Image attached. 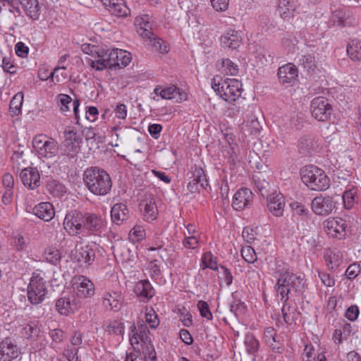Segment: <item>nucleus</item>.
<instances>
[{
  "instance_id": "8",
  "label": "nucleus",
  "mask_w": 361,
  "mask_h": 361,
  "mask_svg": "<svg viewBox=\"0 0 361 361\" xmlns=\"http://www.w3.org/2000/svg\"><path fill=\"white\" fill-rule=\"evenodd\" d=\"M310 112L315 120L326 122L331 118L332 106L326 97H317L311 101Z\"/></svg>"
},
{
  "instance_id": "43",
  "label": "nucleus",
  "mask_w": 361,
  "mask_h": 361,
  "mask_svg": "<svg viewBox=\"0 0 361 361\" xmlns=\"http://www.w3.org/2000/svg\"><path fill=\"white\" fill-rule=\"evenodd\" d=\"M343 204L345 209H351L357 202V189L351 188L343 195Z\"/></svg>"
},
{
  "instance_id": "19",
  "label": "nucleus",
  "mask_w": 361,
  "mask_h": 361,
  "mask_svg": "<svg viewBox=\"0 0 361 361\" xmlns=\"http://www.w3.org/2000/svg\"><path fill=\"white\" fill-rule=\"evenodd\" d=\"M81 307V302L73 294L63 296L56 302V309L62 315H68L78 310Z\"/></svg>"
},
{
  "instance_id": "2",
  "label": "nucleus",
  "mask_w": 361,
  "mask_h": 361,
  "mask_svg": "<svg viewBox=\"0 0 361 361\" xmlns=\"http://www.w3.org/2000/svg\"><path fill=\"white\" fill-rule=\"evenodd\" d=\"M84 181L88 190L95 195H106L112 187L109 174L97 168L87 169L85 171Z\"/></svg>"
},
{
  "instance_id": "61",
  "label": "nucleus",
  "mask_w": 361,
  "mask_h": 361,
  "mask_svg": "<svg viewBox=\"0 0 361 361\" xmlns=\"http://www.w3.org/2000/svg\"><path fill=\"white\" fill-rule=\"evenodd\" d=\"M114 119L118 118L119 120L124 121L127 117L128 108L125 104H119L116 106L114 109Z\"/></svg>"
},
{
  "instance_id": "15",
  "label": "nucleus",
  "mask_w": 361,
  "mask_h": 361,
  "mask_svg": "<svg viewBox=\"0 0 361 361\" xmlns=\"http://www.w3.org/2000/svg\"><path fill=\"white\" fill-rule=\"evenodd\" d=\"M242 41L241 32L233 28H228L219 37L220 46L225 50H236Z\"/></svg>"
},
{
  "instance_id": "48",
  "label": "nucleus",
  "mask_w": 361,
  "mask_h": 361,
  "mask_svg": "<svg viewBox=\"0 0 361 361\" xmlns=\"http://www.w3.org/2000/svg\"><path fill=\"white\" fill-rule=\"evenodd\" d=\"M21 334L26 338H36L39 334V329L35 322H30L23 325Z\"/></svg>"
},
{
  "instance_id": "3",
  "label": "nucleus",
  "mask_w": 361,
  "mask_h": 361,
  "mask_svg": "<svg viewBox=\"0 0 361 361\" xmlns=\"http://www.w3.org/2000/svg\"><path fill=\"white\" fill-rule=\"evenodd\" d=\"M211 86L220 98L228 102H235L240 97L243 92L240 81L234 78L224 79L219 75L213 77Z\"/></svg>"
},
{
  "instance_id": "50",
  "label": "nucleus",
  "mask_w": 361,
  "mask_h": 361,
  "mask_svg": "<svg viewBox=\"0 0 361 361\" xmlns=\"http://www.w3.org/2000/svg\"><path fill=\"white\" fill-rule=\"evenodd\" d=\"M224 139L231 148L230 158L233 161L240 154V149L235 143V136L231 133H226L224 134Z\"/></svg>"
},
{
  "instance_id": "46",
  "label": "nucleus",
  "mask_w": 361,
  "mask_h": 361,
  "mask_svg": "<svg viewBox=\"0 0 361 361\" xmlns=\"http://www.w3.org/2000/svg\"><path fill=\"white\" fill-rule=\"evenodd\" d=\"M66 68L64 66H61L56 67L51 71L50 87L56 85L67 78L66 73L64 72Z\"/></svg>"
},
{
  "instance_id": "42",
  "label": "nucleus",
  "mask_w": 361,
  "mask_h": 361,
  "mask_svg": "<svg viewBox=\"0 0 361 361\" xmlns=\"http://www.w3.org/2000/svg\"><path fill=\"white\" fill-rule=\"evenodd\" d=\"M264 341L276 352H279L281 343L276 338V330L272 327H268L264 333Z\"/></svg>"
},
{
  "instance_id": "37",
  "label": "nucleus",
  "mask_w": 361,
  "mask_h": 361,
  "mask_svg": "<svg viewBox=\"0 0 361 361\" xmlns=\"http://www.w3.org/2000/svg\"><path fill=\"white\" fill-rule=\"evenodd\" d=\"M325 261L329 269H336L341 264L343 255L338 250H329L325 254Z\"/></svg>"
},
{
  "instance_id": "53",
  "label": "nucleus",
  "mask_w": 361,
  "mask_h": 361,
  "mask_svg": "<svg viewBox=\"0 0 361 361\" xmlns=\"http://www.w3.org/2000/svg\"><path fill=\"white\" fill-rule=\"evenodd\" d=\"M202 262L203 269L209 268L214 271L219 269L216 258L211 252H207L203 255Z\"/></svg>"
},
{
  "instance_id": "12",
  "label": "nucleus",
  "mask_w": 361,
  "mask_h": 361,
  "mask_svg": "<svg viewBox=\"0 0 361 361\" xmlns=\"http://www.w3.org/2000/svg\"><path fill=\"white\" fill-rule=\"evenodd\" d=\"M338 204L334 197L320 195L312 200L311 207L315 214L327 216L337 209Z\"/></svg>"
},
{
  "instance_id": "23",
  "label": "nucleus",
  "mask_w": 361,
  "mask_h": 361,
  "mask_svg": "<svg viewBox=\"0 0 361 361\" xmlns=\"http://www.w3.org/2000/svg\"><path fill=\"white\" fill-rule=\"evenodd\" d=\"M140 210L144 221L152 223L157 219L158 209L154 198L149 195L140 204Z\"/></svg>"
},
{
  "instance_id": "40",
  "label": "nucleus",
  "mask_w": 361,
  "mask_h": 361,
  "mask_svg": "<svg viewBox=\"0 0 361 361\" xmlns=\"http://www.w3.org/2000/svg\"><path fill=\"white\" fill-rule=\"evenodd\" d=\"M219 71L227 75H237L238 73V66L229 59H224L218 63Z\"/></svg>"
},
{
  "instance_id": "13",
  "label": "nucleus",
  "mask_w": 361,
  "mask_h": 361,
  "mask_svg": "<svg viewBox=\"0 0 361 361\" xmlns=\"http://www.w3.org/2000/svg\"><path fill=\"white\" fill-rule=\"evenodd\" d=\"M94 251L88 244H78L71 252V260L81 264L90 265L94 261Z\"/></svg>"
},
{
  "instance_id": "4",
  "label": "nucleus",
  "mask_w": 361,
  "mask_h": 361,
  "mask_svg": "<svg viewBox=\"0 0 361 361\" xmlns=\"http://www.w3.org/2000/svg\"><path fill=\"white\" fill-rule=\"evenodd\" d=\"M302 182L311 190L324 191L330 187V180L326 173L316 166L307 165L300 170Z\"/></svg>"
},
{
  "instance_id": "31",
  "label": "nucleus",
  "mask_w": 361,
  "mask_h": 361,
  "mask_svg": "<svg viewBox=\"0 0 361 361\" xmlns=\"http://www.w3.org/2000/svg\"><path fill=\"white\" fill-rule=\"evenodd\" d=\"M33 214L38 218L45 221H51L55 216V209L52 204L48 202L37 204L32 210Z\"/></svg>"
},
{
  "instance_id": "11",
  "label": "nucleus",
  "mask_w": 361,
  "mask_h": 361,
  "mask_svg": "<svg viewBox=\"0 0 361 361\" xmlns=\"http://www.w3.org/2000/svg\"><path fill=\"white\" fill-rule=\"evenodd\" d=\"M85 221L84 214L76 210H72L66 214L64 218L63 228L70 235L76 236L85 228Z\"/></svg>"
},
{
  "instance_id": "9",
  "label": "nucleus",
  "mask_w": 361,
  "mask_h": 361,
  "mask_svg": "<svg viewBox=\"0 0 361 361\" xmlns=\"http://www.w3.org/2000/svg\"><path fill=\"white\" fill-rule=\"evenodd\" d=\"M348 223L341 217H329L323 222V228L328 235L337 239H343L347 235Z\"/></svg>"
},
{
  "instance_id": "32",
  "label": "nucleus",
  "mask_w": 361,
  "mask_h": 361,
  "mask_svg": "<svg viewBox=\"0 0 361 361\" xmlns=\"http://www.w3.org/2000/svg\"><path fill=\"white\" fill-rule=\"evenodd\" d=\"M296 10L295 3L290 0H279L277 11L280 17L285 21L290 22L294 18Z\"/></svg>"
},
{
  "instance_id": "33",
  "label": "nucleus",
  "mask_w": 361,
  "mask_h": 361,
  "mask_svg": "<svg viewBox=\"0 0 361 361\" xmlns=\"http://www.w3.org/2000/svg\"><path fill=\"white\" fill-rule=\"evenodd\" d=\"M129 211L127 206L122 203L115 204L111 210V217L114 223L120 225L128 218Z\"/></svg>"
},
{
  "instance_id": "5",
  "label": "nucleus",
  "mask_w": 361,
  "mask_h": 361,
  "mask_svg": "<svg viewBox=\"0 0 361 361\" xmlns=\"http://www.w3.org/2000/svg\"><path fill=\"white\" fill-rule=\"evenodd\" d=\"M32 147L40 158L51 159L59 152V145L56 140L44 135L39 134L32 139Z\"/></svg>"
},
{
  "instance_id": "51",
  "label": "nucleus",
  "mask_w": 361,
  "mask_h": 361,
  "mask_svg": "<svg viewBox=\"0 0 361 361\" xmlns=\"http://www.w3.org/2000/svg\"><path fill=\"white\" fill-rule=\"evenodd\" d=\"M300 64L308 71H313L317 68V62L313 54H306L300 59Z\"/></svg>"
},
{
  "instance_id": "52",
  "label": "nucleus",
  "mask_w": 361,
  "mask_h": 361,
  "mask_svg": "<svg viewBox=\"0 0 361 361\" xmlns=\"http://www.w3.org/2000/svg\"><path fill=\"white\" fill-rule=\"evenodd\" d=\"M23 92L16 93L10 102V109L11 111L17 114L21 109L23 103Z\"/></svg>"
},
{
  "instance_id": "38",
  "label": "nucleus",
  "mask_w": 361,
  "mask_h": 361,
  "mask_svg": "<svg viewBox=\"0 0 361 361\" xmlns=\"http://www.w3.org/2000/svg\"><path fill=\"white\" fill-rule=\"evenodd\" d=\"M242 130L245 135L257 137L261 132L262 126L257 118L252 117L243 125Z\"/></svg>"
},
{
  "instance_id": "59",
  "label": "nucleus",
  "mask_w": 361,
  "mask_h": 361,
  "mask_svg": "<svg viewBox=\"0 0 361 361\" xmlns=\"http://www.w3.org/2000/svg\"><path fill=\"white\" fill-rule=\"evenodd\" d=\"M218 270L220 279L223 280L227 286L231 285L233 281V276L229 270L223 266Z\"/></svg>"
},
{
  "instance_id": "49",
  "label": "nucleus",
  "mask_w": 361,
  "mask_h": 361,
  "mask_svg": "<svg viewBox=\"0 0 361 361\" xmlns=\"http://www.w3.org/2000/svg\"><path fill=\"white\" fill-rule=\"evenodd\" d=\"M145 39L149 42V46L160 53L165 54L169 51V46L167 43L160 38L155 37L154 35L151 39Z\"/></svg>"
},
{
  "instance_id": "58",
  "label": "nucleus",
  "mask_w": 361,
  "mask_h": 361,
  "mask_svg": "<svg viewBox=\"0 0 361 361\" xmlns=\"http://www.w3.org/2000/svg\"><path fill=\"white\" fill-rule=\"evenodd\" d=\"M49 190L56 196L63 195L66 192V189L63 184L54 181L49 185Z\"/></svg>"
},
{
  "instance_id": "44",
  "label": "nucleus",
  "mask_w": 361,
  "mask_h": 361,
  "mask_svg": "<svg viewBox=\"0 0 361 361\" xmlns=\"http://www.w3.org/2000/svg\"><path fill=\"white\" fill-rule=\"evenodd\" d=\"M44 256L46 261L48 262L57 265L62 258V253L61 250L55 247H48L45 249Z\"/></svg>"
},
{
  "instance_id": "62",
  "label": "nucleus",
  "mask_w": 361,
  "mask_h": 361,
  "mask_svg": "<svg viewBox=\"0 0 361 361\" xmlns=\"http://www.w3.org/2000/svg\"><path fill=\"white\" fill-rule=\"evenodd\" d=\"M140 352L143 353L146 361H157L156 352L152 344L145 348Z\"/></svg>"
},
{
  "instance_id": "21",
  "label": "nucleus",
  "mask_w": 361,
  "mask_h": 361,
  "mask_svg": "<svg viewBox=\"0 0 361 361\" xmlns=\"http://www.w3.org/2000/svg\"><path fill=\"white\" fill-rule=\"evenodd\" d=\"M20 355V350L16 343L10 338L0 342V361H12Z\"/></svg>"
},
{
  "instance_id": "60",
  "label": "nucleus",
  "mask_w": 361,
  "mask_h": 361,
  "mask_svg": "<svg viewBox=\"0 0 361 361\" xmlns=\"http://www.w3.org/2000/svg\"><path fill=\"white\" fill-rule=\"evenodd\" d=\"M317 355L312 345H306L302 354L303 361H315Z\"/></svg>"
},
{
  "instance_id": "26",
  "label": "nucleus",
  "mask_w": 361,
  "mask_h": 361,
  "mask_svg": "<svg viewBox=\"0 0 361 361\" xmlns=\"http://www.w3.org/2000/svg\"><path fill=\"white\" fill-rule=\"evenodd\" d=\"M20 178L23 185L29 189H35L39 185L40 175L35 168H25L20 173Z\"/></svg>"
},
{
  "instance_id": "16",
  "label": "nucleus",
  "mask_w": 361,
  "mask_h": 361,
  "mask_svg": "<svg viewBox=\"0 0 361 361\" xmlns=\"http://www.w3.org/2000/svg\"><path fill=\"white\" fill-rule=\"evenodd\" d=\"M56 102L60 112L64 115H67L71 111V106H72L75 118L78 122L80 120L79 106L80 105L78 99L76 97L73 99L68 94L61 93L56 96Z\"/></svg>"
},
{
  "instance_id": "41",
  "label": "nucleus",
  "mask_w": 361,
  "mask_h": 361,
  "mask_svg": "<svg viewBox=\"0 0 361 361\" xmlns=\"http://www.w3.org/2000/svg\"><path fill=\"white\" fill-rule=\"evenodd\" d=\"M85 228L90 231H99L103 226V221L101 216L94 214L85 215Z\"/></svg>"
},
{
  "instance_id": "14",
  "label": "nucleus",
  "mask_w": 361,
  "mask_h": 361,
  "mask_svg": "<svg viewBox=\"0 0 361 361\" xmlns=\"http://www.w3.org/2000/svg\"><path fill=\"white\" fill-rule=\"evenodd\" d=\"M90 64L97 71L113 69V48L99 47L95 59L91 60Z\"/></svg>"
},
{
  "instance_id": "1",
  "label": "nucleus",
  "mask_w": 361,
  "mask_h": 361,
  "mask_svg": "<svg viewBox=\"0 0 361 361\" xmlns=\"http://www.w3.org/2000/svg\"><path fill=\"white\" fill-rule=\"evenodd\" d=\"M276 292L281 300L286 302L290 296L302 293L306 286L303 276L295 275L288 271L281 273L277 280Z\"/></svg>"
},
{
  "instance_id": "20",
  "label": "nucleus",
  "mask_w": 361,
  "mask_h": 361,
  "mask_svg": "<svg viewBox=\"0 0 361 361\" xmlns=\"http://www.w3.org/2000/svg\"><path fill=\"white\" fill-rule=\"evenodd\" d=\"M355 19L353 13L344 8L335 10L329 19V26H337L341 27H349L354 25Z\"/></svg>"
},
{
  "instance_id": "22",
  "label": "nucleus",
  "mask_w": 361,
  "mask_h": 361,
  "mask_svg": "<svg viewBox=\"0 0 361 361\" xmlns=\"http://www.w3.org/2000/svg\"><path fill=\"white\" fill-rule=\"evenodd\" d=\"M252 191L245 188L238 190L233 196L232 207L235 210H243L252 203Z\"/></svg>"
},
{
  "instance_id": "56",
  "label": "nucleus",
  "mask_w": 361,
  "mask_h": 361,
  "mask_svg": "<svg viewBox=\"0 0 361 361\" xmlns=\"http://www.w3.org/2000/svg\"><path fill=\"white\" fill-rule=\"evenodd\" d=\"M197 306L200 315L202 317L206 318L207 320H212L213 319V316L209 310V305L205 301H198Z\"/></svg>"
},
{
  "instance_id": "7",
  "label": "nucleus",
  "mask_w": 361,
  "mask_h": 361,
  "mask_svg": "<svg viewBox=\"0 0 361 361\" xmlns=\"http://www.w3.org/2000/svg\"><path fill=\"white\" fill-rule=\"evenodd\" d=\"M48 293L47 285L40 274L33 273L27 287L28 300L32 305L42 302Z\"/></svg>"
},
{
  "instance_id": "18",
  "label": "nucleus",
  "mask_w": 361,
  "mask_h": 361,
  "mask_svg": "<svg viewBox=\"0 0 361 361\" xmlns=\"http://www.w3.org/2000/svg\"><path fill=\"white\" fill-rule=\"evenodd\" d=\"M154 93L163 99H171L176 103H182L188 99V94L173 85L165 88L157 87L154 90Z\"/></svg>"
},
{
  "instance_id": "24",
  "label": "nucleus",
  "mask_w": 361,
  "mask_h": 361,
  "mask_svg": "<svg viewBox=\"0 0 361 361\" xmlns=\"http://www.w3.org/2000/svg\"><path fill=\"white\" fill-rule=\"evenodd\" d=\"M285 205V198L279 191H274L267 198L268 209L276 216L283 215Z\"/></svg>"
},
{
  "instance_id": "63",
  "label": "nucleus",
  "mask_w": 361,
  "mask_h": 361,
  "mask_svg": "<svg viewBox=\"0 0 361 361\" xmlns=\"http://www.w3.org/2000/svg\"><path fill=\"white\" fill-rule=\"evenodd\" d=\"M99 47L93 44L85 43L81 45V50L85 54L91 55L94 59L98 54Z\"/></svg>"
},
{
  "instance_id": "35",
  "label": "nucleus",
  "mask_w": 361,
  "mask_h": 361,
  "mask_svg": "<svg viewBox=\"0 0 361 361\" xmlns=\"http://www.w3.org/2000/svg\"><path fill=\"white\" fill-rule=\"evenodd\" d=\"M347 54L354 62L361 61V40L353 39L350 40L346 47Z\"/></svg>"
},
{
  "instance_id": "25",
  "label": "nucleus",
  "mask_w": 361,
  "mask_h": 361,
  "mask_svg": "<svg viewBox=\"0 0 361 361\" xmlns=\"http://www.w3.org/2000/svg\"><path fill=\"white\" fill-rule=\"evenodd\" d=\"M279 80L282 84H293L298 76V70L292 63H288L278 69Z\"/></svg>"
},
{
  "instance_id": "45",
  "label": "nucleus",
  "mask_w": 361,
  "mask_h": 361,
  "mask_svg": "<svg viewBox=\"0 0 361 361\" xmlns=\"http://www.w3.org/2000/svg\"><path fill=\"white\" fill-rule=\"evenodd\" d=\"M129 239L133 242H140L146 237V231L144 226L141 224L135 225L128 233Z\"/></svg>"
},
{
  "instance_id": "39",
  "label": "nucleus",
  "mask_w": 361,
  "mask_h": 361,
  "mask_svg": "<svg viewBox=\"0 0 361 361\" xmlns=\"http://www.w3.org/2000/svg\"><path fill=\"white\" fill-rule=\"evenodd\" d=\"M135 291L138 295L145 298H151L154 295V288L147 280L138 281L135 286Z\"/></svg>"
},
{
  "instance_id": "17",
  "label": "nucleus",
  "mask_w": 361,
  "mask_h": 361,
  "mask_svg": "<svg viewBox=\"0 0 361 361\" xmlns=\"http://www.w3.org/2000/svg\"><path fill=\"white\" fill-rule=\"evenodd\" d=\"M148 330L144 328L137 329L131 326L129 340L131 345L135 350L141 351L145 348L151 345V341L148 336Z\"/></svg>"
},
{
  "instance_id": "28",
  "label": "nucleus",
  "mask_w": 361,
  "mask_h": 361,
  "mask_svg": "<svg viewBox=\"0 0 361 361\" xmlns=\"http://www.w3.org/2000/svg\"><path fill=\"white\" fill-rule=\"evenodd\" d=\"M113 15L126 17L130 13V9L123 0H99Z\"/></svg>"
},
{
  "instance_id": "27",
  "label": "nucleus",
  "mask_w": 361,
  "mask_h": 361,
  "mask_svg": "<svg viewBox=\"0 0 361 361\" xmlns=\"http://www.w3.org/2000/svg\"><path fill=\"white\" fill-rule=\"evenodd\" d=\"M102 302L105 307L117 312L122 307L123 298L120 291L111 290L103 294Z\"/></svg>"
},
{
  "instance_id": "47",
  "label": "nucleus",
  "mask_w": 361,
  "mask_h": 361,
  "mask_svg": "<svg viewBox=\"0 0 361 361\" xmlns=\"http://www.w3.org/2000/svg\"><path fill=\"white\" fill-rule=\"evenodd\" d=\"M244 344L246 351L250 355H255L259 349V343L258 340L251 334L246 335L244 340Z\"/></svg>"
},
{
  "instance_id": "29",
  "label": "nucleus",
  "mask_w": 361,
  "mask_h": 361,
  "mask_svg": "<svg viewBox=\"0 0 361 361\" xmlns=\"http://www.w3.org/2000/svg\"><path fill=\"white\" fill-rule=\"evenodd\" d=\"M132 54L124 49L113 48V69L123 68L130 64Z\"/></svg>"
},
{
  "instance_id": "6",
  "label": "nucleus",
  "mask_w": 361,
  "mask_h": 361,
  "mask_svg": "<svg viewBox=\"0 0 361 361\" xmlns=\"http://www.w3.org/2000/svg\"><path fill=\"white\" fill-rule=\"evenodd\" d=\"M69 289L70 293L81 303L82 300L91 298L95 293L93 282L83 275L73 276L71 281Z\"/></svg>"
},
{
  "instance_id": "54",
  "label": "nucleus",
  "mask_w": 361,
  "mask_h": 361,
  "mask_svg": "<svg viewBox=\"0 0 361 361\" xmlns=\"http://www.w3.org/2000/svg\"><path fill=\"white\" fill-rule=\"evenodd\" d=\"M241 255L245 261L250 264H252L257 260V254L255 251L249 245L242 247Z\"/></svg>"
},
{
  "instance_id": "36",
  "label": "nucleus",
  "mask_w": 361,
  "mask_h": 361,
  "mask_svg": "<svg viewBox=\"0 0 361 361\" xmlns=\"http://www.w3.org/2000/svg\"><path fill=\"white\" fill-rule=\"evenodd\" d=\"M104 332L107 336L113 337L118 341L124 334V326L118 321H114L104 326Z\"/></svg>"
},
{
  "instance_id": "55",
  "label": "nucleus",
  "mask_w": 361,
  "mask_h": 361,
  "mask_svg": "<svg viewBox=\"0 0 361 361\" xmlns=\"http://www.w3.org/2000/svg\"><path fill=\"white\" fill-rule=\"evenodd\" d=\"M145 321L149 324V326L155 329L158 326L159 324V320L154 310L152 308H147L145 310Z\"/></svg>"
},
{
  "instance_id": "57",
  "label": "nucleus",
  "mask_w": 361,
  "mask_h": 361,
  "mask_svg": "<svg viewBox=\"0 0 361 361\" xmlns=\"http://www.w3.org/2000/svg\"><path fill=\"white\" fill-rule=\"evenodd\" d=\"M192 179L193 181L199 183L202 187L207 185L206 175L202 168H195L192 171Z\"/></svg>"
},
{
  "instance_id": "64",
  "label": "nucleus",
  "mask_w": 361,
  "mask_h": 361,
  "mask_svg": "<svg viewBox=\"0 0 361 361\" xmlns=\"http://www.w3.org/2000/svg\"><path fill=\"white\" fill-rule=\"evenodd\" d=\"M360 272V267L358 264L353 263L348 266L345 271L348 279H354Z\"/></svg>"
},
{
  "instance_id": "10",
  "label": "nucleus",
  "mask_w": 361,
  "mask_h": 361,
  "mask_svg": "<svg viewBox=\"0 0 361 361\" xmlns=\"http://www.w3.org/2000/svg\"><path fill=\"white\" fill-rule=\"evenodd\" d=\"M113 248L116 261L123 268L128 269L135 265L137 255L135 250H130L124 243H119L113 246Z\"/></svg>"
},
{
  "instance_id": "34",
  "label": "nucleus",
  "mask_w": 361,
  "mask_h": 361,
  "mask_svg": "<svg viewBox=\"0 0 361 361\" xmlns=\"http://www.w3.org/2000/svg\"><path fill=\"white\" fill-rule=\"evenodd\" d=\"M26 14L32 20H38L40 7L37 0H18Z\"/></svg>"
},
{
  "instance_id": "30",
  "label": "nucleus",
  "mask_w": 361,
  "mask_h": 361,
  "mask_svg": "<svg viewBox=\"0 0 361 361\" xmlns=\"http://www.w3.org/2000/svg\"><path fill=\"white\" fill-rule=\"evenodd\" d=\"M149 20L150 18L148 15L139 16L135 19L137 32L143 39H151L153 36Z\"/></svg>"
}]
</instances>
